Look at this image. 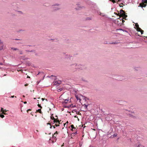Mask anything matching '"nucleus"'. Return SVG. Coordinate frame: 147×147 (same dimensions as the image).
<instances>
[{"label": "nucleus", "mask_w": 147, "mask_h": 147, "mask_svg": "<svg viewBox=\"0 0 147 147\" xmlns=\"http://www.w3.org/2000/svg\"><path fill=\"white\" fill-rule=\"evenodd\" d=\"M147 0H142V3H140V5L141 7H145L146 5Z\"/></svg>", "instance_id": "nucleus-1"}, {"label": "nucleus", "mask_w": 147, "mask_h": 147, "mask_svg": "<svg viewBox=\"0 0 147 147\" xmlns=\"http://www.w3.org/2000/svg\"><path fill=\"white\" fill-rule=\"evenodd\" d=\"M138 32H140L141 33V34H142L143 33L144 31L142 30L141 28L139 27L137 28H136Z\"/></svg>", "instance_id": "nucleus-2"}, {"label": "nucleus", "mask_w": 147, "mask_h": 147, "mask_svg": "<svg viewBox=\"0 0 147 147\" xmlns=\"http://www.w3.org/2000/svg\"><path fill=\"white\" fill-rule=\"evenodd\" d=\"M121 17H123L124 19V18L125 20V18L127 17V16L125 14V13H123L121 14Z\"/></svg>", "instance_id": "nucleus-3"}, {"label": "nucleus", "mask_w": 147, "mask_h": 147, "mask_svg": "<svg viewBox=\"0 0 147 147\" xmlns=\"http://www.w3.org/2000/svg\"><path fill=\"white\" fill-rule=\"evenodd\" d=\"M123 13H125V12L124 11L121 9L120 11V15L119 16H121V14Z\"/></svg>", "instance_id": "nucleus-4"}, {"label": "nucleus", "mask_w": 147, "mask_h": 147, "mask_svg": "<svg viewBox=\"0 0 147 147\" xmlns=\"http://www.w3.org/2000/svg\"><path fill=\"white\" fill-rule=\"evenodd\" d=\"M0 45H1V46L2 47L1 49V50L3 49V42H1V39H0Z\"/></svg>", "instance_id": "nucleus-5"}, {"label": "nucleus", "mask_w": 147, "mask_h": 147, "mask_svg": "<svg viewBox=\"0 0 147 147\" xmlns=\"http://www.w3.org/2000/svg\"><path fill=\"white\" fill-rule=\"evenodd\" d=\"M36 112H39L41 114L42 113V111H41V109H38V110H36Z\"/></svg>", "instance_id": "nucleus-6"}, {"label": "nucleus", "mask_w": 147, "mask_h": 147, "mask_svg": "<svg viewBox=\"0 0 147 147\" xmlns=\"http://www.w3.org/2000/svg\"><path fill=\"white\" fill-rule=\"evenodd\" d=\"M135 26H136V29L139 27V26L138 23H136L135 24Z\"/></svg>", "instance_id": "nucleus-7"}, {"label": "nucleus", "mask_w": 147, "mask_h": 147, "mask_svg": "<svg viewBox=\"0 0 147 147\" xmlns=\"http://www.w3.org/2000/svg\"><path fill=\"white\" fill-rule=\"evenodd\" d=\"M120 16V17H119V19H120V20H121V21L122 20V19H124L123 17H122L120 16Z\"/></svg>", "instance_id": "nucleus-8"}, {"label": "nucleus", "mask_w": 147, "mask_h": 147, "mask_svg": "<svg viewBox=\"0 0 147 147\" xmlns=\"http://www.w3.org/2000/svg\"><path fill=\"white\" fill-rule=\"evenodd\" d=\"M76 97L78 100H80V99L77 96H76Z\"/></svg>", "instance_id": "nucleus-9"}, {"label": "nucleus", "mask_w": 147, "mask_h": 147, "mask_svg": "<svg viewBox=\"0 0 147 147\" xmlns=\"http://www.w3.org/2000/svg\"><path fill=\"white\" fill-rule=\"evenodd\" d=\"M11 49H12L14 50H15V51H16L17 50H18V49L17 48H13V47L11 48Z\"/></svg>", "instance_id": "nucleus-10"}, {"label": "nucleus", "mask_w": 147, "mask_h": 147, "mask_svg": "<svg viewBox=\"0 0 147 147\" xmlns=\"http://www.w3.org/2000/svg\"><path fill=\"white\" fill-rule=\"evenodd\" d=\"M60 122L59 121L58 119L57 118V123H58L59 124H60Z\"/></svg>", "instance_id": "nucleus-11"}, {"label": "nucleus", "mask_w": 147, "mask_h": 147, "mask_svg": "<svg viewBox=\"0 0 147 147\" xmlns=\"http://www.w3.org/2000/svg\"><path fill=\"white\" fill-rule=\"evenodd\" d=\"M68 102V100L66 99L64 100V102L65 103H67Z\"/></svg>", "instance_id": "nucleus-12"}, {"label": "nucleus", "mask_w": 147, "mask_h": 147, "mask_svg": "<svg viewBox=\"0 0 147 147\" xmlns=\"http://www.w3.org/2000/svg\"><path fill=\"white\" fill-rule=\"evenodd\" d=\"M0 117L2 118H3L4 117V116L3 115H0Z\"/></svg>", "instance_id": "nucleus-13"}, {"label": "nucleus", "mask_w": 147, "mask_h": 147, "mask_svg": "<svg viewBox=\"0 0 147 147\" xmlns=\"http://www.w3.org/2000/svg\"><path fill=\"white\" fill-rule=\"evenodd\" d=\"M54 121H53V122H54V123H56L57 122V119H54L53 120Z\"/></svg>", "instance_id": "nucleus-14"}, {"label": "nucleus", "mask_w": 147, "mask_h": 147, "mask_svg": "<svg viewBox=\"0 0 147 147\" xmlns=\"http://www.w3.org/2000/svg\"><path fill=\"white\" fill-rule=\"evenodd\" d=\"M110 1H111L112 2H113L114 3L116 2L115 0H110Z\"/></svg>", "instance_id": "nucleus-15"}, {"label": "nucleus", "mask_w": 147, "mask_h": 147, "mask_svg": "<svg viewBox=\"0 0 147 147\" xmlns=\"http://www.w3.org/2000/svg\"><path fill=\"white\" fill-rule=\"evenodd\" d=\"M1 111L2 112H4V110H3V109L2 108H1Z\"/></svg>", "instance_id": "nucleus-16"}, {"label": "nucleus", "mask_w": 147, "mask_h": 147, "mask_svg": "<svg viewBox=\"0 0 147 147\" xmlns=\"http://www.w3.org/2000/svg\"><path fill=\"white\" fill-rule=\"evenodd\" d=\"M84 107L86 109H87V105H84Z\"/></svg>", "instance_id": "nucleus-17"}, {"label": "nucleus", "mask_w": 147, "mask_h": 147, "mask_svg": "<svg viewBox=\"0 0 147 147\" xmlns=\"http://www.w3.org/2000/svg\"><path fill=\"white\" fill-rule=\"evenodd\" d=\"M71 128H74V129L75 128V127H74V125H71Z\"/></svg>", "instance_id": "nucleus-18"}, {"label": "nucleus", "mask_w": 147, "mask_h": 147, "mask_svg": "<svg viewBox=\"0 0 147 147\" xmlns=\"http://www.w3.org/2000/svg\"><path fill=\"white\" fill-rule=\"evenodd\" d=\"M37 105H38V107H40L41 108H42V107L40 105L38 104Z\"/></svg>", "instance_id": "nucleus-19"}, {"label": "nucleus", "mask_w": 147, "mask_h": 147, "mask_svg": "<svg viewBox=\"0 0 147 147\" xmlns=\"http://www.w3.org/2000/svg\"><path fill=\"white\" fill-rule=\"evenodd\" d=\"M51 119H52V120H54V119H55V118L53 116H51Z\"/></svg>", "instance_id": "nucleus-20"}, {"label": "nucleus", "mask_w": 147, "mask_h": 147, "mask_svg": "<svg viewBox=\"0 0 147 147\" xmlns=\"http://www.w3.org/2000/svg\"><path fill=\"white\" fill-rule=\"evenodd\" d=\"M141 146V145H139L138 146H135V147H140Z\"/></svg>", "instance_id": "nucleus-21"}, {"label": "nucleus", "mask_w": 147, "mask_h": 147, "mask_svg": "<svg viewBox=\"0 0 147 147\" xmlns=\"http://www.w3.org/2000/svg\"><path fill=\"white\" fill-rule=\"evenodd\" d=\"M55 125L56 126V127H57L58 126H59V124H55Z\"/></svg>", "instance_id": "nucleus-22"}, {"label": "nucleus", "mask_w": 147, "mask_h": 147, "mask_svg": "<svg viewBox=\"0 0 147 147\" xmlns=\"http://www.w3.org/2000/svg\"><path fill=\"white\" fill-rule=\"evenodd\" d=\"M58 134V132L57 131H56V132L54 133V135H55L56 134Z\"/></svg>", "instance_id": "nucleus-23"}, {"label": "nucleus", "mask_w": 147, "mask_h": 147, "mask_svg": "<svg viewBox=\"0 0 147 147\" xmlns=\"http://www.w3.org/2000/svg\"><path fill=\"white\" fill-rule=\"evenodd\" d=\"M57 136V134H56L55 135H54V134L53 135V137H55L56 138V136Z\"/></svg>", "instance_id": "nucleus-24"}, {"label": "nucleus", "mask_w": 147, "mask_h": 147, "mask_svg": "<svg viewBox=\"0 0 147 147\" xmlns=\"http://www.w3.org/2000/svg\"><path fill=\"white\" fill-rule=\"evenodd\" d=\"M31 111V109H28L27 111V112L28 113V111Z\"/></svg>", "instance_id": "nucleus-25"}, {"label": "nucleus", "mask_w": 147, "mask_h": 147, "mask_svg": "<svg viewBox=\"0 0 147 147\" xmlns=\"http://www.w3.org/2000/svg\"><path fill=\"white\" fill-rule=\"evenodd\" d=\"M14 97V96H11V98H13ZM15 98H16V96H15Z\"/></svg>", "instance_id": "nucleus-26"}, {"label": "nucleus", "mask_w": 147, "mask_h": 147, "mask_svg": "<svg viewBox=\"0 0 147 147\" xmlns=\"http://www.w3.org/2000/svg\"><path fill=\"white\" fill-rule=\"evenodd\" d=\"M122 23H123L124 22H125L124 20H123V19H122Z\"/></svg>", "instance_id": "nucleus-27"}, {"label": "nucleus", "mask_w": 147, "mask_h": 147, "mask_svg": "<svg viewBox=\"0 0 147 147\" xmlns=\"http://www.w3.org/2000/svg\"><path fill=\"white\" fill-rule=\"evenodd\" d=\"M22 53H22V51H20V54H22Z\"/></svg>", "instance_id": "nucleus-28"}, {"label": "nucleus", "mask_w": 147, "mask_h": 147, "mask_svg": "<svg viewBox=\"0 0 147 147\" xmlns=\"http://www.w3.org/2000/svg\"><path fill=\"white\" fill-rule=\"evenodd\" d=\"M28 84H25L24 86H28Z\"/></svg>", "instance_id": "nucleus-29"}, {"label": "nucleus", "mask_w": 147, "mask_h": 147, "mask_svg": "<svg viewBox=\"0 0 147 147\" xmlns=\"http://www.w3.org/2000/svg\"><path fill=\"white\" fill-rule=\"evenodd\" d=\"M117 30H123L122 29H117Z\"/></svg>", "instance_id": "nucleus-30"}, {"label": "nucleus", "mask_w": 147, "mask_h": 147, "mask_svg": "<svg viewBox=\"0 0 147 147\" xmlns=\"http://www.w3.org/2000/svg\"><path fill=\"white\" fill-rule=\"evenodd\" d=\"M41 99H42V100L43 101H44V100H45V99H44V98H42Z\"/></svg>", "instance_id": "nucleus-31"}, {"label": "nucleus", "mask_w": 147, "mask_h": 147, "mask_svg": "<svg viewBox=\"0 0 147 147\" xmlns=\"http://www.w3.org/2000/svg\"><path fill=\"white\" fill-rule=\"evenodd\" d=\"M3 65V64L2 63H0V65Z\"/></svg>", "instance_id": "nucleus-32"}, {"label": "nucleus", "mask_w": 147, "mask_h": 147, "mask_svg": "<svg viewBox=\"0 0 147 147\" xmlns=\"http://www.w3.org/2000/svg\"><path fill=\"white\" fill-rule=\"evenodd\" d=\"M55 125H53V128H55Z\"/></svg>", "instance_id": "nucleus-33"}, {"label": "nucleus", "mask_w": 147, "mask_h": 147, "mask_svg": "<svg viewBox=\"0 0 147 147\" xmlns=\"http://www.w3.org/2000/svg\"><path fill=\"white\" fill-rule=\"evenodd\" d=\"M2 113L3 114H5V115L6 114L5 113H4V112H2Z\"/></svg>", "instance_id": "nucleus-34"}, {"label": "nucleus", "mask_w": 147, "mask_h": 147, "mask_svg": "<svg viewBox=\"0 0 147 147\" xmlns=\"http://www.w3.org/2000/svg\"><path fill=\"white\" fill-rule=\"evenodd\" d=\"M64 143H63V144L61 145V147H63V146H64Z\"/></svg>", "instance_id": "nucleus-35"}, {"label": "nucleus", "mask_w": 147, "mask_h": 147, "mask_svg": "<svg viewBox=\"0 0 147 147\" xmlns=\"http://www.w3.org/2000/svg\"><path fill=\"white\" fill-rule=\"evenodd\" d=\"M66 124V123H65L64 124V127H65V125Z\"/></svg>", "instance_id": "nucleus-36"}, {"label": "nucleus", "mask_w": 147, "mask_h": 147, "mask_svg": "<svg viewBox=\"0 0 147 147\" xmlns=\"http://www.w3.org/2000/svg\"><path fill=\"white\" fill-rule=\"evenodd\" d=\"M24 104H26L27 103V102L26 101H25V102H24Z\"/></svg>", "instance_id": "nucleus-37"}, {"label": "nucleus", "mask_w": 147, "mask_h": 147, "mask_svg": "<svg viewBox=\"0 0 147 147\" xmlns=\"http://www.w3.org/2000/svg\"><path fill=\"white\" fill-rule=\"evenodd\" d=\"M115 1L116 2H118V1H118V0H115Z\"/></svg>", "instance_id": "nucleus-38"}, {"label": "nucleus", "mask_w": 147, "mask_h": 147, "mask_svg": "<svg viewBox=\"0 0 147 147\" xmlns=\"http://www.w3.org/2000/svg\"><path fill=\"white\" fill-rule=\"evenodd\" d=\"M116 43H116V42H114V43H112L111 44H116Z\"/></svg>", "instance_id": "nucleus-39"}, {"label": "nucleus", "mask_w": 147, "mask_h": 147, "mask_svg": "<svg viewBox=\"0 0 147 147\" xmlns=\"http://www.w3.org/2000/svg\"><path fill=\"white\" fill-rule=\"evenodd\" d=\"M27 78H30V77L29 76H27Z\"/></svg>", "instance_id": "nucleus-40"}, {"label": "nucleus", "mask_w": 147, "mask_h": 147, "mask_svg": "<svg viewBox=\"0 0 147 147\" xmlns=\"http://www.w3.org/2000/svg\"><path fill=\"white\" fill-rule=\"evenodd\" d=\"M68 123V121H67V122H66V123H65L66 124V123Z\"/></svg>", "instance_id": "nucleus-41"}, {"label": "nucleus", "mask_w": 147, "mask_h": 147, "mask_svg": "<svg viewBox=\"0 0 147 147\" xmlns=\"http://www.w3.org/2000/svg\"><path fill=\"white\" fill-rule=\"evenodd\" d=\"M6 111H6V110H4V112H6Z\"/></svg>", "instance_id": "nucleus-42"}, {"label": "nucleus", "mask_w": 147, "mask_h": 147, "mask_svg": "<svg viewBox=\"0 0 147 147\" xmlns=\"http://www.w3.org/2000/svg\"><path fill=\"white\" fill-rule=\"evenodd\" d=\"M28 51V52H32V51Z\"/></svg>", "instance_id": "nucleus-43"}, {"label": "nucleus", "mask_w": 147, "mask_h": 147, "mask_svg": "<svg viewBox=\"0 0 147 147\" xmlns=\"http://www.w3.org/2000/svg\"><path fill=\"white\" fill-rule=\"evenodd\" d=\"M34 99H36V98H34Z\"/></svg>", "instance_id": "nucleus-44"}, {"label": "nucleus", "mask_w": 147, "mask_h": 147, "mask_svg": "<svg viewBox=\"0 0 147 147\" xmlns=\"http://www.w3.org/2000/svg\"><path fill=\"white\" fill-rule=\"evenodd\" d=\"M52 126H51V127H50V128H51L52 127Z\"/></svg>", "instance_id": "nucleus-45"}, {"label": "nucleus", "mask_w": 147, "mask_h": 147, "mask_svg": "<svg viewBox=\"0 0 147 147\" xmlns=\"http://www.w3.org/2000/svg\"><path fill=\"white\" fill-rule=\"evenodd\" d=\"M55 117H57V115H56V116H55Z\"/></svg>", "instance_id": "nucleus-46"}, {"label": "nucleus", "mask_w": 147, "mask_h": 147, "mask_svg": "<svg viewBox=\"0 0 147 147\" xmlns=\"http://www.w3.org/2000/svg\"><path fill=\"white\" fill-rule=\"evenodd\" d=\"M39 73H38V74H37V75L39 74Z\"/></svg>", "instance_id": "nucleus-47"}, {"label": "nucleus", "mask_w": 147, "mask_h": 147, "mask_svg": "<svg viewBox=\"0 0 147 147\" xmlns=\"http://www.w3.org/2000/svg\"><path fill=\"white\" fill-rule=\"evenodd\" d=\"M120 6V7H121V5H119Z\"/></svg>", "instance_id": "nucleus-48"}, {"label": "nucleus", "mask_w": 147, "mask_h": 147, "mask_svg": "<svg viewBox=\"0 0 147 147\" xmlns=\"http://www.w3.org/2000/svg\"><path fill=\"white\" fill-rule=\"evenodd\" d=\"M23 96L24 97H25L24 96V95Z\"/></svg>", "instance_id": "nucleus-49"}, {"label": "nucleus", "mask_w": 147, "mask_h": 147, "mask_svg": "<svg viewBox=\"0 0 147 147\" xmlns=\"http://www.w3.org/2000/svg\"><path fill=\"white\" fill-rule=\"evenodd\" d=\"M54 8H56V7H54Z\"/></svg>", "instance_id": "nucleus-50"}, {"label": "nucleus", "mask_w": 147, "mask_h": 147, "mask_svg": "<svg viewBox=\"0 0 147 147\" xmlns=\"http://www.w3.org/2000/svg\"><path fill=\"white\" fill-rule=\"evenodd\" d=\"M38 98V99H39V98H40V97H39V98Z\"/></svg>", "instance_id": "nucleus-51"}, {"label": "nucleus", "mask_w": 147, "mask_h": 147, "mask_svg": "<svg viewBox=\"0 0 147 147\" xmlns=\"http://www.w3.org/2000/svg\"><path fill=\"white\" fill-rule=\"evenodd\" d=\"M46 100H47V99H46Z\"/></svg>", "instance_id": "nucleus-52"}]
</instances>
